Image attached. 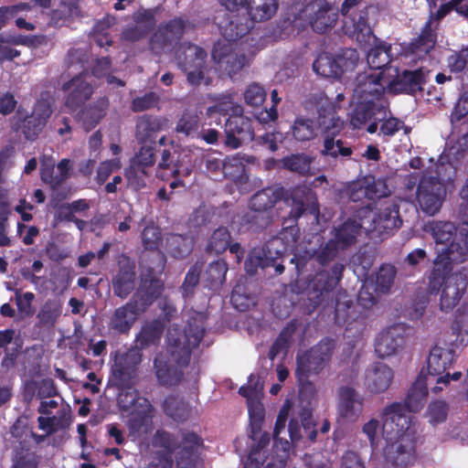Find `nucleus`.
Masks as SVG:
<instances>
[{
	"label": "nucleus",
	"mask_w": 468,
	"mask_h": 468,
	"mask_svg": "<svg viewBox=\"0 0 468 468\" xmlns=\"http://www.w3.org/2000/svg\"><path fill=\"white\" fill-rule=\"evenodd\" d=\"M293 137L300 142L309 141L315 136V126L310 119L298 117L292 127Z\"/></svg>",
	"instance_id": "nucleus-53"
},
{
	"label": "nucleus",
	"mask_w": 468,
	"mask_h": 468,
	"mask_svg": "<svg viewBox=\"0 0 468 468\" xmlns=\"http://www.w3.org/2000/svg\"><path fill=\"white\" fill-rule=\"evenodd\" d=\"M14 465L12 468H37V457L35 452L25 448L22 443L15 450Z\"/></svg>",
	"instance_id": "nucleus-59"
},
{
	"label": "nucleus",
	"mask_w": 468,
	"mask_h": 468,
	"mask_svg": "<svg viewBox=\"0 0 468 468\" xmlns=\"http://www.w3.org/2000/svg\"><path fill=\"white\" fill-rule=\"evenodd\" d=\"M262 385L259 380L250 378L248 386L241 387L239 393L247 399V405L250 417L261 418L263 413L261 399L262 395Z\"/></svg>",
	"instance_id": "nucleus-32"
},
{
	"label": "nucleus",
	"mask_w": 468,
	"mask_h": 468,
	"mask_svg": "<svg viewBox=\"0 0 468 468\" xmlns=\"http://www.w3.org/2000/svg\"><path fill=\"white\" fill-rule=\"evenodd\" d=\"M393 377V371L389 367L382 363H376L366 371V388L373 394L382 393L389 388Z\"/></svg>",
	"instance_id": "nucleus-22"
},
{
	"label": "nucleus",
	"mask_w": 468,
	"mask_h": 468,
	"mask_svg": "<svg viewBox=\"0 0 468 468\" xmlns=\"http://www.w3.org/2000/svg\"><path fill=\"white\" fill-rule=\"evenodd\" d=\"M153 445L160 448L164 453V460L160 461L161 468H171L173 465L172 454L178 448V443L172 434L165 431H157L153 438Z\"/></svg>",
	"instance_id": "nucleus-37"
},
{
	"label": "nucleus",
	"mask_w": 468,
	"mask_h": 468,
	"mask_svg": "<svg viewBox=\"0 0 468 468\" xmlns=\"http://www.w3.org/2000/svg\"><path fill=\"white\" fill-rule=\"evenodd\" d=\"M37 422L39 429L45 431L47 435H50L59 429H66L69 426V410L62 409L58 412V415L52 417L40 416L37 418Z\"/></svg>",
	"instance_id": "nucleus-42"
},
{
	"label": "nucleus",
	"mask_w": 468,
	"mask_h": 468,
	"mask_svg": "<svg viewBox=\"0 0 468 468\" xmlns=\"http://www.w3.org/2000/svg\"><path fill=\"white\" fill-rule=\"evenodd\" d=\"M397 275V269L391 264H382L376 276V286L382 293H387L390 291L394 284Z\"/></svg>",
	"instance_id": "nucleus-51"
},
{
	"label": "nucleus",
	"mask_w": 468,
	"mask_h": 468,
	"mask_svg": "<svg viewBox=\"0 0 468 468\" xmlns=\"http://www.w3.org/2000/svg\"><path fill=\"white\" fill-rule=\"evenodd\" d=\"M165 257L157 249L144 251L141 259V264L153 274L161 272L165 268Z\"/></svg>",
	"instance_id": "nucleus-54"
},
{
	"label": "nucleus",
	"mask_w": 468,
	"mask_h": 468,
	"mask_svg": "<svg viewBox=\"0 0 468 468\" xmlns=\"http://www.w3.org/2000/svg\"><path fill=\"white\" fill-rule=\"evenodd\" d=\"M314 70L324 78H340L341 69L335 57L328 53H323L318 56L313 64Z\"/></svg>",
	"instance_id": "nucleus-43"
},
{
	"label": "nucleus",
	"mask_w": 468,
	"mask_h": 468,
	"mask_svg": "<svg viewBox=\"0 0 468 468\" xmlns=\"http://www.w3.org/2000/svg\"><path fill=\"white\" fill-rule=\"evenodd\" d=\"M203 269L201 262H196L187 271L185 281L181 286L183 295L188 297L193 294L195 288L199 282L200 273Z\"/></svg>",
	"instance_id": "nucleus-63"
},
{
	"label": "nucleus",
	"mask_w": 468,
	"mask_h": 468,
	"mask_svg": "<svg viewBox=\"0 0 468 468\" xmlns=\"http://www.w3.org/2000/svg\"><path fill=\"white\" fill-rule=\"evenodd\" d=\"M390 63V56L388 47L381 41L371 48L367 54V64L370 68L369 71H383L392 68L388 66Z\"/></svg>",
	"instance_id": "nucleus-41"
},
{
	"label": "nucleus",
	"mask_w": 468,
	"mask_h": 468,
	"mask_svg": "<svg viewBox=\"0 0 468 468\" xmlns=\"http://www.w3.org/2000/svg\"><path fill=\"white\" fill-rule=\"evenodd\" d=\"M388 69L383 71H364L357 74L354 81V97L362 101L387 102L383 96L392 81Z\"/></svg>",
	"instance_id": "nucleus-9"
},
{
	"label": "nucleus",
	"mask_w": 468,
	"mask_h": 468,
	"mask_svg": "<svg viewBox=\"0 0 468 468\" xmlns=\"http://www.w3.org/2000/svg\"><path fill=\"white\" fill-rule=\"evenodd\" d=\"M135 376V371L122 365L119 362H115L112 367V375L111 381L113 386L119 388H130L133 385V379Z\"/></svg>",
	"instance_id": "nucleus-52"
},
{
	"label": "nucleus",
	"mask_w": 468,
	"mask_h": 468,
	"mask_svg": "<svg viewBox=\"0 0 468 468\" xmlns=\"http://www.w3.org/2000/svg\"><path fill=\"white\" fill-rule=\"evenodd\" d=\"M261 250L264 252V257L269 260L271 266L274 267L276 273L282 274L284 271V266L282 263L278 262V260L286 251V246L282 239L280 238L272 239L267 243L265 249Z\"/></svg>",
	"instance_id": "nucleus-45"
},
{
	"label": "nucleus",
	"mask_w": 468,
	"mask_h": 468,
	"mask_svg": "<svg viewBox=\"0 0 468 468\" xmlns=\"http://www.w3.org/2000/svg\"><path fill=\"white\" fill-rule=\"evenodd\" d=\"M279 6L278 0H247L248 14L254 22L271 19Z\"/></svg>",
	"instance_id": "nucleus-36"
},
{
	"label": "nucleus",
	"mask_w": 468,
	"mask_h": 468,
	"mask_svg": "<svg viewBox=\"0 0 468 468\" xmlns=\"http://www.w3.org/2000/svg\"><path fill=\"white\" fill-rule=\"evenodd\" d=\"M78 6L75 4H62L49 14V27H69L73 16L77 13Z\"/></svg>",
	"instance_id": "nucleus-46"
},
{
	"label": "nucleus",
	"mask_w": 468,
	"mask_h": 468,
	"mask_svg": "<svg viewBox=\"0 0 468 468\" xmlns=\"http://www.w3.org/2000/svg\"><path fill=\"white\" fill-rule=\"evenodd\" d=\"M354 309L353 300L346 292H339L335 299V320L338 323H346L349 319H355Z\"/></svg>",
	"instance_id": "nucleus-48"
},
{
	"label": "nucleus",
	"mask_w": 468,
	"mask_h": 468,
	"mask_svg": "<svg viewBox=\"0 0 468 468\" xmlns=\"http://www.w3.org/2000/svg\"><path fill=\"white\" fill-rule=\"evenodd\" d=\"M357 218L362 220L365 233L376 241L383 240L402 225L399 213V205L392 203L379 212L363 207L358 210Z\"/></svg>",
	"instance_id": "nucleus-5"
},
{
	"label": "nucleus",
	"mask_w": 468,
	"mask_h": 468,
	"mask_svg": "<svg viewBox=\"0 0 468 468\" xmlns=\"http://www.w3.org/2000/svg\"><path fill=\"white\" fill-rule=\"evenodd\" d=\"M432 381L433 379L431 378L426 379L419 378L412 385L405 399V404L410 411H418L421 409L428 395L427 385Z\"/></svg>",
	"instance_id": "nucleus-38"
},
{
	"label": "nucleus",
	"mask_w": 468,
	"mask_h": 468,
	"mask_svg": "<svg viewBox=\"0 0 468 468\" xmlns=\"http://www.w3.org/2000/svg\"><path fill=\"white\" fill-rule=\"evenodd\" d=\"M224 37V41L215 44L212 58L230 77L248 67L256 51L266 42L259 31H246L240 36L235 31H226Z\"/></svg>",
	"instance_id": "nucleus-4"
},
{
	"label": "nucleus",
	"mask_w": 468,
	"mask_h": 468,
	"mask_svg": "<svg viewBox=\"0 0 468 468\" xmlns=\"http://www.w3.org/2000/svg\"><path fill=\"white\" fill-rule=\"evenodd\" d=\"M436 42V36L433 31H421L420 34L412 39L410 48L411 52L420 55L427 54L433 48Z\"/></svg>",
	"instance_id": "nucleus-56"
},
{
	"label": "nucleus",
	"mask_w": 468,
	"mask_h": 468,
	"mask_svg": "<svg viewBox=\"0 0 468 468\" xmlns=\"http://www.w3.org/2000/svg\"><path fill=\"white\" fill-rule=\"evenodd\" d=\"M339 250H342L339 245L333 239L322 244L314 254L313 258L319 264L324 266L333 261L339 254Z\"/></svg>",
	"instance_id": "nucleus-55"
},
{
	"label": "nucleus",
	"mask_w": 468,
	"mask_h": 468,
	"mask_svg": "<svg viewBox=\"0 0 468 468\" xmlns=\"http://www.w3.org/2000/svg\"><path fill=\"white\" fill-rule=\"evenodd\" d=\"M337 64L341 69V75L346 71H352L357 66L360 58L355 48H345L341 50L335 57Z\"/></svg>",
	"instance_id": "nucleus-60"
},
{
	"label": "nucleus",
	"mask_w": 468,
	"mask_h": 468,
	"mask_svg": "<svg viewBox=\"0 0 468 468\" xmlns=\"http://www.w3.org/2000/svg\"><path fill=\"white\" fill-rule=\"evenodd\" d=\"M344 270V264L337 262L333 265L331 273L321 271L314 276L307 292L308 303L305 304V314H313L319 305L330 297L341 280Z\"/></svg>",
	"instance_id": "nucleus-7"
},
{
	"label": "nucleus",
	"mask_w": 468,
	"mask_h": 468,
	"mask_svg": "<svg viewBox=\"0 0 468 468\" xmlns=\"http://www.w3.org/2000/svg\"><path fill=\"white\" fill-rule=\"evenodd\" d=\"M338 395L343 416L352 419L361 411L362 399L356 389L350 387H342L339 388Z\"/></svg>",
	"instance_id": "nucleus-35"
},
{
	"label": "nucleus",
	"mask_w": 468,
	"mask_h": 468,
	"mask_svg": "<svg viewBox=\"0 0 468 468\" xmlns=\"http://www.w3.org/2000/svg\"><path fill=\"white\" fill-rule=\"evenodd\" d=\"M144 408L143 411L132 413L128 420V429L130 435L134 440L144 438L154 430L153 424V411L154 409L147 399H144L141 404Z\"/></svg>",
	"instance_id": "nucleus-23"
},
{
	"label": "nucleus",
	"mask_w": 468,
	"mask_h": 468,
	"mask_svg": "<svg viewBox=\"0 0 468 468\" xmlns=\"http://www.w3.org/2000/svg\"><path fill=\"white\" fill-rule=\"evenodd\" d=\"M467 249L453 243L446 253H442L434 261V266L429 277L428 290L437 293L441 289L440 306L441 310H452L455 307L468 285V271L463 269L452 273V263H462L467 258Z\"/></svg>",
	"instance_id": "nucleus-3"
},
{
	"label": "nucleus",
	"mask_w": 468,
	"mask_h": 468,
	"mask_svg": "<svg viewBox=\"0 0 468 468\" xmlns=\"http://www.w3.org/2000/svg\"><path fill=\"white\" fill-rule=\"evenodd\" d=\"M254 140L252 121L241 114L230 116L224 125L223 144L232 150Z\"/></svg>",
	"instance_id": "nucleus-13"
},
{
	"label": "nucleus",
	"mask_w": 468,
	"mask_h": 468,
	"mask_svg": "<svg viewBox=\"0 0 468 468\" xmlns=\"http://www.w3.org/2000/svg\"><path fill=\"white\" fill-rule=\"evenodd\" d=\"M231 236L227 228L220 227L217 229L210 236L207 250L216 254L224 252L229 246Z\"/></svg>",
	"instance_id": "nucleus-49"
},
{
	"label": "nucleus",
	"mask_w": 468,
	"mask_h": 468,
	"mask_svg": "<svg viewBox=\"0 0 468 468\" xmlns=\"http://www.w3.org/2000/svg\"><path fill=\"white\" fill-rule=\"evenodd\" d=\"M139 316L134 307L127 302L125 304L116 308L110 319V327L119 333H127Z\"/></svg>",
	"instance_id": "nucleus-30"
},
{
	"label": "nucleus",
	"mask_w": 468,
	"mask_h": 468,
	"mask_svg": "<svg viewBox=\"0 0 468 468\" xmlns=\"http://www.w3.org/2000/svg\"><path fill=\"white\" fill-rule=\"evenodd\" d=\"M336 135L330 136L329 134L324 135L323 148L320 150V154L324 158L337 159L338 157H346L352 154V150L349 146H346L344 142L340 139H336Z\"/></svg>",
	"instance_id": "nucleus-44"
},
{
	"label": "nucleus",
	"mask_w": 468,
	"mask_h": 468,
	"mask_svg": "<svg viewBox=\"0 0 468 468\" xmlns=\"http://www.w3.org/2000/svg\"><path fill=\"white\" fill-rule=\"evenodd\" d=\"M313 427L312 409H303L299 419H292L289 423V438L292 442H296L306 436L311 441H314L316 439L317 431Z\"/></svg>",
	"instance_id": "nucleus-25"
},
{
	"label": "nucleus",
	"mask_w": 468,
	"mask_h": 468,
	"mask_svg": "<svg viewBox=\"0 0 468 468\" xmlns=\"http://www.w3.org/2000/svg\"><path fill=\"white\" fill-rule=\"evenodd\" d=\"M227 271V263L222 260H218L207 266L204 279L209 287H218L225 282Z\"/></svg>",
	"instance_id": "nucleus-50"
},
{
	"label": "nucleus",
	"mask_w": 468,
	"mask_h": 468,
	"mask_svg": "<svg viewBox=\"0 0 468 468\" xmlns=\"http://www.w3.org/2000/svg\"><path fill=\"white\" fill-rule=\"evenodd\" d=\"M405 329L397 324L382 332L376 340L375 351L378 356L386 358L391 356L402 347Z\"/></svg>",
	"instance_id": "nucleus-19"
},
{
	"label": "nucleus",
	"mask_w": 468,
	"mask_h": 468,
	"mask_svg": "<svg viewBox=\"0 0 468 468\" xmlns=\"http://www.w3.org/2000/svg\"><path fill=\"white\" fill-rule=\"evenodd\" d=\"M62 90L68 92L65 105L71 111H75L81 107L89 101L93 93V86L88 80V76L79 75L66 82L62 86Z\"/></svg>",
	"instance_id": "nucleus-17"
},
{
	"label": "nucleus",
	"mask_w": 468,
	"mask_h": 468,
	"mask_svg": "<svg viewBox=\"0 0 468 468\" xmlns=\"http://www.w3.org/2000/svg\"><path fill=\"white\" fill-rule=\"evenodd\" d=\"M242 220L255 229H265L270 226L272 221V212L250 208L243 216Z\"/></svg>",
	"instance_id": "nucleus-57"
},
{
	"label": "nucleus",
	"mask_w": 468,
	"mask_h": 468,
	"mask_svg": "<svg viewBox=\"0 0 468 468\" xmlns=\"http://www.w3.org/2000/svg\"><path fill=\"white\" fill-rule=\"evenodd\" d=\"M204 335V329L197 324H188L182 333L176 328L168 330V346L165 353H159L154 359V370L162 386L178 385L183 378L182 367L190 360L193 348Z\"/></svg>",
	"instance_id": "nucleus-2"
},
{
	"label": "nucleus",
	"mask_w": 468,
	"mask_h": 468,
	"mask_svg": "<svg viewBox=\"0 0 468 468\" xmlns=\"http://www.w3.org/2000/svg\"><path fill=\"white\" fill-rule=\"evenodd\" d=\"M168 119L165 117L142 115L136 121L135 136L139 144L154 143V134L168 126Z\"/></svg>",
	"instance_id": "nucleus-24"
},
{
	"label": "nucleus",
	"mask_w": 468,
	"mask_h": 468,
	"mask_svg": "<svg viewBox=\"0 0 468 468\" xmlns=\"http://www.w3.org/2000/svg\"><path fill=\"white\" fill-rule=\"evenodd\" d=\"M118 265V271L112 279V289L115 296L121 300H125L136 288L137 274L135 262L130 258L123 256L119 260Z\"/></svg>",
	"instance_id": "nucleus-15"
},
{
	"label": "nucleus",
	"mask_w": 468,
	"mask_h": 468,
	"mask_svg": "<svg viewBox=\"0 0 468 468\" xmlns=\"http://www.w3.org/2000/svg\"><path fill=\"white\" fill-rule=\"evenodd\" d=\"M165 413L176 421H185L192 416V409L187 402L176 396L166 398L163 403Z\"/></svg>",
	"instance_id": "nucleus-40"
},
{
	"label": "nucleus",
	"mask_w": 468,
	"mask_h": 468,
	"mask_svg": "<svg viewBox=\"0 0 468 468\" xmlns=\"http://www.w3.org/2000/svg\"><path fill=\"white\" fill-rule=\"evenodd\" d=\"M424 230L431 235L437 246H441L437 249V258L446 253L453 243L463 246L457 241V228L450 221H431L425 225Z\"/></svg>",
	"instance_id": "nucleus-18"
},
{
	"label": "nucleus",
	"mask_w": 468,
	"mask_h": 468,
	"mask_svg": "<svg viewBox=\"0 0 468 468\" xmlns=\"http://www.w3.org/2000/svg\"><path fill=\"white\" fill-rule=\"evenodd\" d=\"M108 107L109 100L104 96L99 98L93 104L81 110L78 114V118L84 129L86 131L93 129L105 116Z\"/></svg>",
	"instance_id": "nucleus-31"
},
{
	"label": "nucleus",
	"mask_w": 468,
	"mask_h": 468,
	"mask_svg": "<svg viewBox=\"0 0 468 468\" xmlns=\"http://www.w3.org/2000/svg\"><path fill=\"white\" fill-rule=\"evenodd\" d=\"M334 350V343L322 340L309 350L298 354L296 357L295 374L299 380L308 378L312 375H319L329 364Z\"/></svg>",
	"instance_id": "nucleus-8"
},
{
	"label": "nucleus",
	"mask_w": 468,
	"mask_h": 468,
	"mask_svg": "<svg viewBox=\"0 0 468 468\" xmlns=\"http://www.w3.org/2000/svg\"><path fill=\"white\" fill-rule=\"evenodd\" d=\"M336 15L330 13L329 9L320 8L312 17L310 24L312 29H330L335 27Z\"/></svg>",
	"instance_id": "nucleus-62"
},
{
	"label": "nucleus",
	"mask_w": 468,
	"mask_h": 468,
	"mask_svg": "<svg viewBox=\"0 0 468 468\" xmlns=\"http://www.w3.org/2000/svg\"><path fill=\"white\" fill-rule=\"evenodd\" d=\"M388 74L392 79L388 83V90L394 93H415L422 90L426 80L425 72L422 69L404 70L399 74L397 68H390L388 69Z\"/></svg>",
	"instance_id": "nucleus-16"
},
{
	"label": "nucleus",
	"mask_w": 468,
	"mask_h": 468,
	"mask_svg": "<svg viewBox=\"0 0 468 468\" xmlns=\"http://www.w3.org/2000/svg\"><path fill=\"white\" fill-rule=\"evenodd\" d=\"M46 43V37L43 35L37 36H19L11 40H4L0 37V59H13L20 54V51L14 49L10 44H21L28 47H37Z\"/></svg>",
	"instance_id": "nucleus-33"
},
{
	"label": "nucleus",
	"mask_w": 468,
	"mask_h": 468,
	"mask_svg": "<svg viewBox=\"0 0 468 468\" xmlns=\"http://www.w3.org/2000/svg\"><path fill=\"white\" fill-rule=\"evenodd\" d=\"M305 211L313 215L319 213L315 193L307 186H298L292 193V208L289 217L298 219Z\"/></svg>",
	"instance_id": "nucleus-20"
},
{
	"label": "nucleus",
	"mask_w": 468,
	"mask_h": 468,
	"mask_svg": "<svg viewBox=\"0 0 468 468\" xmlns=\"http://www.w3.org/2000/svg\"><path fill=\"white\" fill-rule=\"evenodd\" d=\"M283 197V188L266 187L255 193L250 199L249 207L255 210L272 212V208Z\"/></svg>",
	"instance_id": "nucleus-29"
},
{
	"label": "nucleus",
	"mask_w": 468,
	"mask_h": 468,
	"mask_svg": "<svg viewBox=\"0 0 468 468\" xmlns=\"http://www.w3.org/2000/svg\"><path fill=\"white\" fill-rule=\"evenodd\" d=\"M307 104L316 109L318 125L324 130V135H336L342 130L344 122L336 116L331 101L324 94L311 95Z\"/></svg>",
	"instance_id": "nucleus-14"
},
{
	"label": "nucleus",
	"mask_w": 468,
	"mask_h": 468,
	"mask_svg": "<svg viewBox=\"0 0 468 468\" xmlns=\"http://www.w3.org/2000/svg\"><path fill=\"white\" fill-rule=\"evenodd\" d=\"M231 303L237 310L245 312L255 305V297L247 292L243 285H237L231 293Z\"/></svg>",
	"instance_id": "nucleus-58"
},
{
	"label": "nucleus",
	"mask_w": 468,
	"mask_h": 468,
	"mask_svg": "<svg viewBox=\"0 0 468 468\" xmlns=\"http://www.w3.org/2000/svg\"><path fill=\"white\" fill-rule=\"evenodd\" d=\"M314 158L307 154H293L281 160L282 167L303 176L312 175L311 166Z\"/></svg>",
	"instance_id": "nucleus-39"
},
{
	"label": "nucleus",
	"mask_w": 468,
	"mask_h": 468,
	"mask_svg": "<svg viewBox=\"0 0 468 468\" xmlns=\"http://www.w3.org/2000/svg\"><path fill=\"white\" fill-rule=\"evenodd\" d=\"M387 118V102L358 101L350 113V125L361 129L367 125V131L374 133L378 123Z\"/></svg>",
	"instance_id": "nucleus-12"
},
{
	"label": "nucleus",
	"mask_w": 468,
	"mask_h": 468,
	"mask_svg": "<svg viewBox=\"0 0 468 468\" xmlns=\"http://www.w3.org/2000/svg\"><path fill=\"white\" fill-rule=\"evenodd\" d=\"M164 327V324L158 320L145 323L136 335L135 346L144 349L157 345L163 335Z\"/></svg>",
	"instance_id": "nucleus-34"
},
{
	"label": "nucleus",
	"mask_w": 468,
	"mask_h": 468,
	"mask_svg": "<svg viewBox=\"0 0 468 468\" xmlns=\"http://www.w3.org/2000/svg\"><path fill=\"white\" fill-rule=\"evenodd\" d=\"M198 116L189 111H185L178 119L175 131L185 136H189L198 128Z\"/></svg>",
	"instance_id": "nucleus-61"
},
{
	"label": "nucleus",
	"mask_w": 468,
	"mask_h": 468,
	"mask_svg": "<svg viewBox=\"0 0 468 468\" xmlns=\"http://www.w3.org/2000/svg\"><path fill=\"white\" fill-rule=\"evenodd\" d=\"M454 358V351L449 347L435 346L430 352L428 357V371L431 379L438 376L435 379V386L431 388L432 392L438 393L443 389V387L449 385L451 380H459L462 373L454 372L452 375L445 373L451 367Z\"/></svg>",
	"instance_id": "nucleus-10"
},
{
	"label": "nucleus",
	"mask_w": 468,
	"mask_h": 468,
	"mask_svg": "<svg viewBox=\"0 0 468 468\" xmlns=\"http://www.w3.org/2000/svg\"><path fill=\"white\" fill-rule=\"evenodd\" d=\"M446 177L445 173L439 175L438 169L435 175L425 173L420 177L416 190V200L423 213L434 216L441 210L447 197L444 182L452 181L446 180Z\"/></svg>",
	"instance_id": "nucleus-6"
},
{
	"label": "nucleus",
	"mask_w": 468,
	"mask_h": 468,
	"mask_svg": "<svg viewBox=\"0 0 468 468\" xmlns=\"http://www.w3.org/2000/svg\"><path fill=\"white\" fill-rule=\"evenodd\" d=\"M466 155L467 153L455 143L446 147L439 159L440 165L437 166L439 175L445 173L446 180H453L456 176L457 165Z\"/></svg>",
	"instance_id": "nucleus-26"
},
{
	"label": "nucleus",
	"mask_w": 468,
	"mask_h": 468,
	"mask_svg": "<svg viewBox=\"0 0 468 468\" xmlns=\"http://www.w3.org/2000/svg\"><path fill=\"white\" fill-rule=\"evenodd\" d=\"M266 99L264 88L257 82L250 84L244 91L245 102L251 107L261 106Z\"/></svg>",
	"instance_id": "nucleus-64"
},
{
	"label": "nucleus",
	"mask_w": 468,
	"mask_h": 468,
	"mask_svg": "<svg viewBox=\"0 0 468 468\" xmlns=\"http://www.w3.org/2000/svg\"><path fill=\"white\" fill-rule=\"evenodd\" d=\"M168 250L175 258H185L192 250V239L180 234H170L166 238Z\"/></svg>",
	"instance_id": "nucleus-47"
},
{
	"label": "nucleus",
	"mask_w": 468,
	"mask_h": 468,
	"mask_svg": "<svg viewBox=\"0 0 468 468\" xmlns=\"http://www.w3.org/2000/svg\"><path fill=\"white\" fill-rule=\"evenodd\" d=\"M54 99L48 92L41 93L30 115L20 120L18 128L27 140L34 141L43 131L53 112Z\"/></svg>",
	"instance_id": "nucleus-11"
},
{
	"label": "nucleus",
	"mask_w": 468,
	"mask_h": 468,
	"mask_svg": "<svg viewBox=\"0 0 468 468\" xmlns=\"http://www.w3.org/2000/svg\"><path fill=\"white\" fill-rule=\"evenodd\" d=\"M200 445L201 439L195 432H182V441L178 444L180 451L176 457L178 468H193L192 455Z\"/></svg>",
	"instance_id": "nucleus-28"
},
{
	"label": "nucleus",
	"mask_w": 468,
	"mask_h": 468,
	"mask_svg": "<svg viewBox=\"0 0 468 468\" xmlns=\"http://www.w3.org/2000/svg\"><path fill=\"white\" fill-rule=\"evenodd\" d=\"M41 163V179L48 184L51 188L59 187L68 178L70 177V172L73 168V162L68 158L62 159L57 165L59 174L53 175L54 161L52 157L44 155L40 159Z\"/></svg>",
	"instance_id": "nucleus-21"
},
{
	"label": "nucleus",
	"mask_w": 468,
	"mask_h": 468,
	"mask_svg": "<svg viewBox=\"0 0 468 468\" xmlns=\"http://www.w3.org/2000/svg\"><path fill=\"white\" fill-rule=\"evenodd\" d=\"M362 230H364V227L359 218L358 219L349 218L334 229L333 239L335 240L343 250L356 242V238Z\"/></svg>",
	"instance_id": "nucleus-27"
},
{
	"label": "nucleus",
	"mask_w": 468,
	"mask_h": 468,
	"mask_svg": "<svg viewBox=\"0 0 468 468\" xmlns=\"http://www.w3.org/2000/svg\"><path fill=\"white\" fill-rule=\"evenodd\" d=\"M382 430L388 443L384 449L387 463L406 468L415 461L416 429L410 424L405 407L394 402L381 413Z\"/></svg>",
	"instance_id": "nucleus-1"
}]
</instances>
